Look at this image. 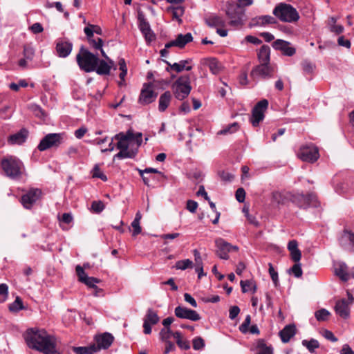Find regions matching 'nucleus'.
Returning <instances> with one entry per match:
<instances>
[{
  "label": "nucleus",
  "instance_id": "obj_1",
  "mask_svg": "<svg viewBox=\"0 0 354 354\" xmlns=\"http://www.w3.org/2000/svg\"><path fill=\"white\" fill-rule=\"evenodd\" d=\"M25 339L29 348L40 351L44 354H60L57 349V339L49 335L44 329L29 328Z\"/></svg>",
  "mask_w": 354,
  "mask_h": 354
},
{
  "label": "nucleus",
  "instance_id": "obj_2",
  "mask_svg": "<svg viewBox=\"0 0 354 354\" xmlns=\"http://www.w3.org/2000/svg\"><path fill=\"white\" fill-rule=\"evenodd\" d=\"M142 136L141 133H133L131 129L126 133L120 132L115 135L113 138L118 140L116 147L120 151L114 156V158H133L142 144Z\"/></svg>",
  "mask_w": 354,
  "mask_h": 354
},
{
  "label": "nucleus",
  "instance_id": "obj_3",
  "mask_svg": "<svg viewBox=\"0 0 354 354\" xmlns=\"http://www.w3.org/2000/svg\"><path fill=\"white\" fill-rule=\"evenodd\" d=\"M76 60L80 69L86 73L94 71L98 64L97 55L91 53L83 46L80 47Z\"/></svg>",
  "mask_w": 354,
  "mask_h": 354
},
{
  "label": "nucleus",
  "instance_id": "obj_4",
  "mask_svg": "<svg viewBox=\"0 0 354 354\" xmlns=\"http://www.w3.org/2000/svg\"><path fill=\"white\" fill-rule=\"evenodd\" d=\"M1 165L5 175L11 179L21 177L24 169L23 162L14 156L4 158L1 161Z\"/></svg>",
  "mask_w": 354,
  "mask_h": 354
},
{
  "label": "nucleus",
  "instance_id": "obj_5",
  "mask_svg": "<svg viewBox=\"0 0 354 354\" xmlns=\"http://www.w3.org/2000/svg\"><path fill=\"white\" fill-rule=\"evenodd\" d=\"M174 95L178 100L186 98L191 92L190 77L188 75L179 77L172 84Z\"/></svg>",
  "mask_w": 354,
  "mask_h": 354
},
{
  "label": "nucleus",
  "instance_id": "obj_6",
  "mask_svg": "<svg viewBox=\"0 0 354 354\" xmlns=\"http://www.w3.org/2000/svg\"><path fill=\"white\" fill-rule=\"evenodd\" d=\"M273 14L281 21L289 23L297 21L299 18L295 8L290 4L283 3L274 8Z\"/></svg>",
  "mask_w": 354,
  "mask_h": 354
},
{
  "label": "nucleus",
  "instance_id": "obj_7",
  "mask_svg": "<svg viewBox=\"0 0 354 354\" xmlns=\"http://www.w3.org/2000/svg\"><path fill=\"white\" fill-rule=\"evenodd\" d=\"M84 32L89 45L93 49H101V48H102L104 44L103 40L101 38L95 39L93 35L94 33L99 35L102 34V30L99 26L89 24L84 28Z\"/></svg>",
  "mask_w": 354,
  "mask_h": 354
},
{
  "label": "nucleus",
  "instance_id": "obj_8",
  "mask_svg": "<svg viewBox=\"0 0 354 354\" xmlns=\"http://www.w3.org/2000/svg\"><path fill=\"white\" fill-rule=\"evenodd\" d=\"M297 156L304 162L313 163L319 158L318 148L313 144L301 146Z\"/></svg>",
  "mask_w": 354,
  "mask_h": 354
},
{
  "label": "nucleus",
  "instance_id": "obj_9",
  "mask_svg": "<svg viewBox=\"0 0 354 354\" xmlns=\"http://www.w3.org/2000/svg\"><path fill=\"white\" fill-rule=\"evenodd\" d=\"M268 107V101L263 99L254 106L252 111V115L250 120L253 127H258L259 122H261L265 117V112Z\"/></svg>",
  "mask_w": 354,
  "mask_h": 354
},
{
  "label": "nucleus",
  "instance_id": "obj_10",
  "mask_svg": "<svg viewBox=\"0 0 354 354\" xmlns=\"http://www.w3.org/2000/svg\"><path fill=\"white\" fill-rule=\"evenodd\" d=\"M98 50H100L101 55L104 59H98V64L96 65L94 71L100 75H108L110 74L111 68L115 69V62L108 57L102 48Z\"/></svg>",
  "mask_w": 354,
  "mask_h": 354
},
{
  "label": "nucleus",
  "instance_id": "obj_11",
  "mask_svg": "<svg viewBox=\"0 0 354 354\" xmlns=\"http://www.w3.org/2000/svg\"><path fill=\"white\" fill-rule=\"evenodd\" d=\"M292 201L298 207L304 209H306L310 207H317L318 201L317 196L313 194H309L304 195L302 194H298L292 196Z\"/></svg>",
  "mask_w": 354,
  "mask_h": 354
},
{
  "label": "nucleus",
  "instance_id": "obj_12",
  "mask_svg": "<svg viewBox=\"0 0 354 354\" xmlns=\"http://www.w3.org/2000/svg\"><path fill=\"white\" fill-rule=\"evenodd\" d=\"M348 299H342L337 301L335 306V311L337 315L343 319H347L350 315L349 306L354 301V297L351 293L347 292Z\"/></svg>",
  "mask_w": 354,
  "mask_h": 354
},
{
  "label": "nucleus",
  "instance_id": "obj_13",
  "mask_svg": "<svg viewBox=\"0 0 354 354\" xmlns=\"http://www.w3.org/2000/svg\"><path fill=\"white\" fill-rule=\"evenodd\" d=\"M62 139L61 133H48L40 141L37 149L40 151H43L53 147H57L61 144Z\"/></svg>",
  "mask_w": 354,
  "mask_h": 354
},
{
  "label": "nucleus",
  "instance_id": "obj_14",
  "mask_svg": "<svg viewBox=\"0 0 354 354\" xmlns=\"http://www.w3.org/2000/svg\"><path fill=\"white\" fill-rule=\"evenodd\" d=\"M274 67L268 64H260L252 68L250 76L254 80L261 77L266 80L273 77Z\"/></svg>",
  "mask_w": 354,
  "mask_h": 354
},
{
  "label": "nucleus",
  "instance_id": "obj_15",
  "mask_svg": "<svg viewBox=\"0 0 354 354\" xmlns=\"http://www.w3.org/2000/svg\"><path fill=\"white\" fill-rule=\"evenodd\" d=\"M215 244L216 246V254L222 259H228V253L232 250L238 251L239 248L232 245L230 243L225 241L223 239L218 238L216 239Z\"/></svg>",
  "mask_w": 354,
  "mask_h": 354
},
{
  "label": "nucleus",
  "instance_id": "obj_16",
  "mask_svg": "<svg viewBox=\"0 0 354 354\" xmlns=\"http://www.w3.org/2000/svg\"><path fill=\"white\" fill-rule=\"evenodd\" d=\"M75 270L80 282L86 284L89 288L95 289L96 292L102 291V289L98 288L96 286V283L100 282V279L95 277L87 276L84 268L80 266H77ZM95 295L97 296V293H95Z\"/></svg>",
  "mask_w": 354,
  "mask_h": 354
},
{
  "label": "nucleus",
  "instance_id": "obj_17",
  "mask_svg": "<svg viewBox=\"0 0 354 354\" xmlns=\"http://www.w3.org/2000/svg\"><path fill=\"white\" fill-rule=\"evenodd\" d=\"M160 321L156 311L151 308L147 310V313L143 319V332L146 335L151 334V326L156 325Z\"/></svg>",
  "mask_w": 354,
  "mask_h": 354
},
{
  "label": "nucleus",
  "instance_id": "obj_18",
  "mask_svg": "<svg viewBox=\"0 0 354 354\" xmlns=\"http://www.w3.org/2000/svg\"><path fill=\"white\" fill-rule=\"evenodd\" d=\"M41 191L38 188H32L21 197V203L26 209H30L41 197Z\"/></svg>",
  "mask_w": 354,
  "mask_h": 354
},
{
  "label": "nucleus",
  "instance_id": "obj_19",
  "mask_svg": "<svg viewBox=\"0 0 354 354\" xmlns=\"http://www.w3.org/2000/svg\"><path fill=\"white\" fill-rule=\"evenodd\" d=\"M157 94L154 93L150 84H144L138 99V102L142 105L151 103L156 98Z\"/></svg>",
  "mask_w": 354,
  "mask_h": 354
},
{
  "label": "nucleus",
  "instance_id": "obj_20",
  "mask_svg": "<svg viewBox=\"0 0 354 354\" xmlns=\"http://www.w3.org/2000/svg\"><path fill=\"white\" fill-rule=\"evenodd\" d=\"M174 313L177 317L180 319H187L194 322L201 319V316L196 311L180 306L175 308Z\"/></svg>",
  "mask_w": 354,
  "mask_h": 354
},
{
  "label": "nucleus",
  "instance_id": "obj_21",
  "mask_svg": "<svg viewBox=\"0 0 354 354\" xmlns=\"http://www.w3.org/2000/svg\"><path fill=\"white\" fill-rule=\"evenodd\" d=\"M272 47L281 51L285 56L292 57L296 53V49L290 46V43L283 39L275 40L272 43Z\"/></svg>",
  "mask_w": 354,
  "mask_h": 354
},
{
  "label": "nucleus",
  "instance_id": "obj_22",
  "mask_svg": "<svg viewBox=\"0 0 354 354\" xmlns=\"http://www.w3.org/2000/svg\"><path fill=\"white\" fill-rule=\"evenodd\" d=\"M342 248L348 251H354V233L344 230L339 239Z\"/></svg>",
  "mask_w": 354,
  "mask_h": 354
},
{
  "label": "nucleus",
  "instance_id": "obj_23",
  "mask_svg": "<svg viewBox=\"0 0 354 354\" xmlns=\"http://www.w3.org/2000/svg\"><path fill=\"white\" fill-rule=\"evenodd\" d=\"M192 40L193 37L190 32H187L185 35L179 34L177 35L174 40L167 42L165 44V47L171 48L175 46L179 48H183L186 46L187 44L191 42Z\"/></svg>",
  "mask_w": 354,
  "mask_h": 354
},
{
  "label": "nucleus",
  "instance_id": "obj_24",
  "mask_svg": "<svg viewBox=\"0 0 354 354\" xmlns=\"http://www.w3.org/2000/svg\"><path fill=\"white\" fill-rule=\"evenodd\" d=\"M192 59H185L180 60L179 62L171 64L167 60H164V62L167 64V67L166 68V71L169 72L171 71H174L176 73H180L183 71L185 70L189 71L192 69V66L189 65Z\"/></svg>",
  "mask_w": 354,
  "mask_h": 354
},
{
  "label": "nucleus",
  "instance_id": "obj_25",
  "mask_svg": "<svg viewBox=\"0 0 354 354\" xmlns=\"http://www.w3.org/2000/svg\"><path fill=\"white\" fill-rule=\"evenodd\" d=\"M97 343L96 347L99 348V351L102 349H106L112 344L114 337L109 333H104L101 335H96L95 337Z\"/></svg>",
  "mask_w": 354,
  "mask_h": 354
},
{
  "label": "nucleus",
  "instance_id": "obj_26",
  "mask_svg": "<svg viewBox=\"0 0 354 354\" xmlns=\"http://www.w3.org/2000/svg\"><path fill=\"white\" fill-rule=\"evenodd\" d=\"M73 49V44L68 41L59 40L56 44V52L59 57H68Z\"/></svg>",
  "mask_w": 354,
  "mask_h": 354
},
{
  "label": "nucleus",
  "instance_id": "obj_27",
  "mask_svg": "<svg viewBox=\"0 0 354 354\" xmlns=\"http://www.w3.org/2000/svg\"><path fill=\"white\" fill-rule=\"evenodd\" d=\"M335 273L344 281H347L351 278H354V273L348 272V268L344 263H340L337 265L335 268Z\"/></svg>",
  "mask_w": 354,
  "mask_h": 354
},
{
  "label": "nucleus",
  "instance_id": "obj_28",
  "mask_svg": "<svg viewBox=\"0 0 354 354\" xmlns=\"http://www.w3.org/2000/svg\"><path fill=\"white\" fill-rule=\"evenodd\" d=\"M205 21L206 24L212 28L216 27H225V19L215 14H211L207 15L205 18Z\"/></svg>",
  "mask_w": 354,
  "mask_h": 354
},
{
  "label": "nucleus",
  "instance_id": "obj_29",
  "mask_svg": "<svg viewBox=\"0 0 354 354\" xmlns=\"http://www.w3.org/2000/svg\"><path fill=\"white\" fill-rule=\"evenodd\" d=\"M226 14L230 19L229 24L233 27H238L243 24V13L236 11H232V8H228Z\"/></svg>",
  "mask_w": 354,
  "mask_h": 354
},
{
  "label": "nucleus",
  "instance_id": "obj_30",
  "mask_svg": "<svg viewBox=\"0 0 354 354\" xmlns=\"http://www.w3.org/2000/svg\"><path fill=\"white\" fill-rule=\"evenodd\" d=\"M296 334V327L294 324L286 326L280 332L279 336L283 343H288Z\"/></svg>",
  "mask_w": 354,
  "mask_h": 354
},
{
  "label": "nucleus",
  "instance_id": "obj_31",
  "mask_svg": "<svg viewBox=\"0 0 354 354\" xmlns=\"http://www.w3.org/2000/svg\"><path fill=\"white\" fill-rule=\"evenodd\" d=\"M276 23V19L274 17L270 15H262L252 19L251 22V26H266L267 24H273Z\"/></svg>",
  "mask_w": 354,
  "mask_h": 354
},
{
  "label": "nucleus",
  "instance_id": "obj_32",
  "mask_svg": "<svg viewBox=\"0 0 354 354\" xmlns=\"http://www.w3.org/2000/svg\"><path fill=\"white\" fill-rule=\"evenodd\" d=\"M28 134V131L25 129H22L19 132L11 135L9 137L8 141L11 144L21 145L26 141Z\"/></svg>",
  "mask_w": 354,
  "mask_h": 354
},
{
  "label": "nucleus",
  "instance_id": "obj_33",
  "mask_svg": "<svg viewBox=\"0 0 354 354\" xmlns=\"http://www.w3.org/2000/svg\"><path fill=\"white\" fill-rule=\"evenodd\" d=\"M289 198L290 195L288 193L275 191L272 193L271 201L277 205H284L288 202Z\"/></svg>",
  "mask_w": 354,
  "mask_h": 354
},
{
  "label": "nucleus",
  "instance_id": "obj_34",
  "mask_svg": "<svg viewBox=\"0 0 354 354\" xmlns=\"http://www.w3.org/2000/svg\"><path fill=\"white\" fill-rule=\"evenodd\" d=\"M258 58L260 64H270V48L268 46H262L258 53Z\"/></svg>",
  "mask_w": 354,
  "mask_h": 354
},
{
  "label": "nucleus",
  "instance_id": "obj_35",
  "mask_svg": "<svg viewBox=\"0 0 354 354\" xmlns=\"http://www.w3.org/2000/svg\"><path fill=\"white\" fill-rule=\"evenodd\" d=\"M72 349L75 354H95L99 351V348L96 347L95 344L88 346L73 347Z\"/></svg>",
  "mask_w": 354,
  "mask_h": 354
},
{
  "label": "nucleus",
  "instance_id": "obj_36",
  "mask_svg": "<svg viewBox=\"0 0 354 354\" xmlns=\"http://www.w3.org/2000/svg\"><path fill=\"white\" fill-rule=\"evenodd\" d=\"M171 99V94L169 91H165L159 98L158 109L160 111H165L169 105Z\"/></svg>",
  "mask_w": 354,
  "mask_h": 354
},
{
  "label": "nucleus",
  "instance_id": "obj_37",
  "mask_svg": "<svg viewBox=\"0 0 354 354\" xmlns=\"http://www.w3.org/2000/svg\"><path fill=\"white\" fill-rule=\"evenodd\" d=\"M257 354H273V348L268 346L263 339H259L257 345Z\"/></svg>",
  "mask_w": 354,
  "mask_h": 354
},
{
  "label": "nucleus",
  "instance_id": "obj_38",
  "mask_svg": "<svg viewBox=\"0 0 354 354\" xmlns=\"http://www.w3.org/2000/svg\"><path fill=\"white\" fill-rule=\"evenodd\" d=\"M205 63L208 66L209 70L213 74H217L219 73L221 66L215 58H208L205 60Z\"/></svg>",
  "mask_w": 354,
  "mask_h": 354
},
{
  "label": "nucleus",
  "instance_id": "obj_39",
  "mask_svg": "<svg viewBox=\"0 0 354 354\" xmlns=\"http://www.w3.org/2000/svg\"><path fill=\"white\" fill-rule=\"evenodd\" d=\"M301 344L311 353H313L315 350L319 347V342L313 338L310 339V340L304 339L302 340Z\"/></svg>",
  "mask_w": 354,
  "mask_h": 354
},
{
  "label": "nucleus",
  "instance_id": "obj_40",
  "mask_svg": "<svg viewBox=\"0 0 354 354\" xmlns=\"http://www.w3.org/2000/svg\"><path fill=\"white\" fill-rule=\"evenodd\" d=\"M138 27L142 33L151 29L150 25L145 19V17L142 12H138Z\"/></svg>",
  "mask_w": 354,
  "mask_h": 354
},
{
  "label": "nucleus",
  "instance_id": "obj_41",
  "mask_svg": "<svg viewBox=\"0 0 354 354\" xmlns=\"http://www.w3.org/2000/svg\"><path fill=\"white\" fill-rule=\"evenodd\" d=\"M336 19L334 17H331L328 22L329 30L332 32L335 33L336 35H339L343 32L344 28L343 26L336 24Z\"/></svg>",
  "mask_w": 354,
  "mask_h": 354
},
{
  "label": "nucleus",
  "instance_id": "obj_42",
  "mask_svg": "<svg viewBox=\"0 0 354 354\" xmlns=\"http://www.w3.org/2000/svg\"><path fill=\"white\" fill-rule=\"evenodd\" d=\"M239 124L237 122H233L231 124H229L224 127L223 129L220 130L218 132L219 135H227L231 134L236 132L239 129Z\"/></svg>",
  "mask_w": 354,
  "mask_h": 354
},
{
  "label": "nucleus",
  "instance_id": "obj_43",
  "mask_svg": "<svg viewBox=\"0 0 354 354\" xmlns=\"http://www.w3.org/2000/svg\"><path fill=\"white\" fill-rule=\"evenodd\" d=\"M175 267L178 270H185L187 268H192L194 267V263L188 259L180 260L176 263Z\"/></svg>",
  "mask_w": 354,
  "mask_h": 354
},
{
  "label": "nucleus",
  "instance_id": "obj_44",
  "mask_svg": "<svg viewBox=\"0 0 354 354\" xmlns=\"http://www.w3.org/2000/svg\"><path fill=\"white\" fill-rule=\"evenodd\" d=\"M91 175L93 178H100L102 181H106L107 177L103 173V171L100 169V166L98 164L95 165L94 167L93 168L91 171Z\"/></svg>",
  "mask_w": 354,
  "mask_h": 354
},
{
  "label": "nucleus",
  "instance_id": "obj_45",
  "mask_svg": "<svg viewBox=\"0 0 354 354\" xmlns=\"http://www.w3.org/2000/svg\"><path fill=\"white\" fill-rule=\"evenodd\" d=\"M24 308L21 299L17 297L15 300L9 305V310L11 312L17 313Z\"/></svg>",
  "mask_w": 354,
  "mask_h": 354
},
{
  "label": "nucleus",
  "instance_id": "obj_46",
  "mask_svg": "<svg viewBox=\"0 0 354 354\" xmlns=\"http://www.w3.org/2000/svg\"><path fill=\"white\" fill-rule=\"evenodd\" d=\"M330 315V313L325 308H322L320 310H318L315 313V316L317 320L319 322L326 321L328 319Z\"/></svg>",
  "mask_w": 354,
  "mask_h": 354
},
{
  "label": "nucleus",
  "instance_id": "obj_47",
  "mask_svg": "<svg viewBox=\"0 0 354 354\" xmlns=\"http://www.w3.org/2000/svg\"><path fill=\"white\" fill-rule=\"evenodd\" d=\"M173 333L170 328H163L159 333L160 339L162 342H170L169 339Z\"/></svg>",
  "mask_w": 354,
  "mask_h": 354
},
{
  "label": "nucleus",
  "instance_id": "obj_48",
  "mask_svg": "<svg viewBox=\"0 0 354 354\" xmlns=\"http://www.w3.org/2000/svg\"><path fill=\"white\" fill-rule=\"evenodd\" d=\"M118 65H119V68L121 71V73H120L119 77H120V79L124 82V81H125L124 79L127 74V67L126 65L125 60L123 58L120 59L119 60Z\"/></svg>",
  "mask_w": 354,
  "mask_h": 354
},
{
  "label": "nucleus",
  "instance_id": "obj_49",
  "mask_svg": "<svg viewBox=\"0 0 354 354\" xmlns=\"http://www.w3.org/2000/svg\"><path fill=\"white\" fill-rule=\"evenodd\" d=\"M268 266H269L268 272L270 275V277H271L274 286H277V285L279 283L278 273L274 270V268L271 263H268Z\"/></svg>",
  "mask_w": 354,
  "mask_h": 354
},
{
  "label": "nucleus",
  "instance_id": "obj_50",
  "mask_svg": "<svg viewBox=\"0 0 354 354\" xmlns=\"http://www.w3.org/2000/svg\"><path fill=\"white\" fill-rule=\"evenodd\" d=\"M290 272H291L294 276L297 278L301 277L302 275V270L301 268V264L297 262L290 269Z\"/></svg>",
  "mask_w": 354,
  "mask_h": 354
},
{
  "label": "nucleus",
  "instance_id": "obj_51",
  "mask_svg": "<svg viewBox=\"0 0 354 354\" xmlns=\"http://www.w3.org/2000/svg\"><path fill=\"white\" fill-rule=\"evenodd\" d=\"M301 66L303 71L308 74L312 73L315 68V66L313 63L306 60L301 63Z\"/></svg>",
  "mask_w": 354,
  "mask_h": 354
},
{
  "label": "nucleus",
  "instance_id": "obj_52",
  "mask_svg": "<svg viewBox=\"0 0 354 354\" xmlns=\"http://www.w3.org/2000/svg\"><path fill=\"white\" fill-rule=\"evenodd\" d=\"M35 55V50L30 46H26L24 48V55L28 60H32Z\"/></svg>",
  "mask_w": 354,
  "mask_h": 354
},
{
  "label": "nucleus",
  "instance_id": "obj_53",
  "mask_svg": "<svg viewBox=\"0 0 354 354\" xmlns=\"http://www.w3.org/2000/svg\"><path fill=\"white\" fill-rule=\"evenodd\" d=\"M251 322V317L250 315H247L244 322L239 326V330L243 333H245L248 331V327Z\"/></svg>",
  "mask_w": 354,
  "mask_h": 354
},
{
  "label": "nucleus",
  "instance_id": "obj_54",
  "mask_svg": "<svg viewBox=\"0 0 354 354\" xmlns=\"http://www.w3.org/2000/svg\"><path fill=\"white\" fill-rule=\"evenodd\" d=\"M205 346L204 340L201 337H196L193 339V348L201 350Z\"/></svg>",
  "mask_w": 354,
  "mask_h": 354
},
{
  "label": "nucleus",
  "instance_id": "obj_55",
  "mask_svg": "<svg viewBox=\"0 0 354 354\" xmlns=\"http://www.w3.org/2000/svg\"><path fill=\"white\" fill-rule=\"evenodd\" d=\"M168 11H171L173 17L175 19H179L183 13V9L181 7H169L168 8Z\"/></svg>",
  "mask_w": 354,
  "mask_h": 354
},
{
  "label": "nucleus",
  "instance_id": "obj_56",
  "mask_svg": "<svg viewBox=\"0 0 354 354\" xmlns=\"http://www.w3.org/2000/svg\"><path fill=\"white\" fill-rule=\"evenodd\" d=\"M91 207L94 212L100 213L104 210V205L102 201H93Z\"/></svg>",
  "mask_w": 354,
  "mask_h": 354
},
{
  "label": "nucleus",
  "instance_id": "obj_57",
  "mask_svg": "<svg viewBox=\"0 0 354 354\" xmlns=\"http://www.w3.org/2000/svg\"><path fill=\"white\" fill-rule=\"evenodd\" d=\"M236 198L239 203H243L245 198V192L243 188L240 187L236 191Z\"/></svg>",
  "mask_w": 354,
  "mask_h": 354
},
{
  "label": "nucleus",
  "instance_id": "obj_58",
  "mask_svg": "<svg viewBox=\"0 0 354 354\" xmlns=\"http://www.w3.org/2000/svg\"><path fill=\"white\" fill-rule=\"evenodd\" d=\"M240 313V308L237 306H232L229 310V318L234 319Z\"/></svg>",
  "mask_w": 354,
  "mask_h": 354
},
{
  "label": "nucleus",
  "instance_id": "obj_59",
  "mask_svg": "<svg viewBox=\"0 0 354 354\" xmlns=\"http://www.w3.org/2000/svg\"><path fill=\"white\" fill-rule=\"evenodd\" d=\"M219 176L224 181L230 182L234 178V175L227 171H222L219 172Z\"/></svg>",
  "mask_w": 354,
  "mask_h": 354
},
{
  "label": "nucleus",
  "instance_id": "obj_60",
  "mask_svg": "<svg viewBox=\"0 0 354 354\" xmlns=\"http://www.w3.org/2000/svg\"><path fill=\"white\" fill-rule=\"evenodd\" d=\"M198 207V203L197 202L192 201V200H188L187 202V209L192 213H194Z\"/></svg>",
  "mask_w": 354,
  "mask_h": 354
},
{
  "label": "nucleus",
  "instance_id": "obj_61",
  "mask_svg": "<svg viewBox=\"0 0 354 354\" xmlns=\"http://www.w3.org/2000/svg\"><path fill=\"white\" fill-rule=\"evenodd\" d=\"M184 299L186 302L189 303L192 307H197V302L195 299L189 293L184 294Z\"/></svg>",
  "mask_w": 354,
  "mask_h": 354
},
{
  "label": "nucleus",
  "instance_id": "obj_62",
  "mask_svg": "<svg viewBox=\"0 0 354 354\" xmlns=\"http://www.w3.org/2000/svg\"><path fill=\"white\" fill-rule=\"evenodd\" d=\"M131 226L133 229V236H136L141 232V227L140 225V222L137 221V220H133L131 223Z\"/></svg>",
  "mask_w": 354,
  "mask_h": 354
},
{
  "label": "nucleus",
  "instance_id": "obj_63",
  "mask_svg": "<svg viewBox=\"0 0 354 354\" xmlns=\"http://www.w3.org/2000/svg\"><path fill=\"white\" fill-rule=\"evenodd\" d=\"M30 30L34 34H38L43 32L44 28L40 23H35L30 27Z\"/></svg>",
  "mask_w": 354,
  "mask_h": 354
},
{
  "label": "nucleus",
  "instance_id": "obj_64",
  "mask_svg": "<svg viewBox=\"0 0 354 354\" xmlns=\"http://www.w3.org/2000/svg\"><path fill=\"white\" fill-rule=\"evenodd\" d=\"M142 34L144 35L145 38L147 43H150L151 41L155 40V39H156V35L153 33V32L151 30V29L142 32Z\"/></svg>",
  "mask_w": 354,
  "mask_h": 354
}]
</instances>
